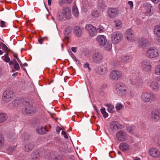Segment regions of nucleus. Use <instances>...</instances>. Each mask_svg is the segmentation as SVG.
Here are the masks:
<instances>
[{"label":"nucleus","instance_id":"f257e3e1","mask_svg":"<svg viewBox=\"0 0 160 160\" xmlns=\"http://www.w3.org/2000/svg\"><path fill=\"white\" fill-rule=\"evenodd\" d=\"M160 52L158 49L154 47L148 48L146 52V55L149 58H156L160 56Z\"/></svg>","mask_w":160,"mask_h":160},{"label":"nucleus","instance_id":"f03ea898","mask_svg":"<svg viewBox=\"0 0 160 160\" xmlns=\"http://www.w3.org/2000/svg\"><path fill=\"white\" fill-rule=\"evenodd\" d=\"M142 101L144 102H152L155 99L153 94L150 92L142 93L140 97Z\"/></svg>","mask_w":160,"mask_h":160},{"label":"nucleus","instance_id":"7ed1b4c3","mask_svg":"<svg viewBox=\"0 0 160 160\" xmlns=\"http://www.w3.org/2000/svg\"><path fill=\"white\" fill-rule=\"evenodd\" d=\"M116 90L118 93L124 95L127 92L128 88L124 83H118L115 86Z\"/></svg>","mask_w":160,"mask_h":160},{"label":"nucleus","instance_id":"20e7f679","mask_svg":"<svg viewBox=\"0 0 160 160\" xmlns=\"http://www.w3.org/2000/svg\"><path fill=\"white\" fill-rule=\"evenodd\" d=\"M107 12L108 17L112 19L117 17L119 13L118 9L116 8H108L107 10Z\"/></svg>","mask_w":160,"mask_h":160},{"label":"nucleus","instance_id":"39448f33","mask_svg":"<svg viewBox=\"0 0 160 160\" xmlns=\"http://www.w3.org/2000/svg\"><path fill=\"white\" fill-rule=\"evenodd\" d=\"M142 70L145 72H149L152 69L151 62L149 60L146 59L142 61L141 63Z\"/></svg>","mask_w":160,"mask_h":160},{"label":"nucleus","instance_id":"423d86ee","mask_svg":"<svg viewBox=\"0 0 160 160\" xmlns=\"http://www.w3.org/2000/svg\"><path fill=\"white\" fill-rule=\"evenodd\" d=\"M116 136L117 139L121 142L125 141L128 138V135L126 132L122 130H119L117 132Z\"/></svg>","mask_w":160,"mask_h":160},{"label":"nucleus","instance_id":"0eeeda50","mask_svg":"<svg viewBox=\"0 0 160 160\" xmlns=\"http://www.w3.org/2000/svg\"><path fill=\"white\" fill-rule=\"evenodd\" d=\"M86 30L88 32L90 37H93L97 34L96 28L91 24H87L85 26Z\"/></svg>","mask_w":160,"mask_h":160},{"label":"nucleus","instance_id":"6e6552de","mask_svg":"<svg viewBox=\"0 0 160 160\" xmlns=\"http://www.w3.org/2000/svg\"><path fill=\"white\" fill-rule=\"evenodd\" d=\"M13 93L10 90H7L4 92L2 94V100L5 102H8L13 98Z\"/></svg>","mask_w":160,"mask_h":160},{"label":"nucleus","instance_id":"1a4fd4ad","mask_svg":"<svg viewBox=\"0 0 160 160\" xmlns=\"http://www.w3.org/2000/svg\"><path fill=\"white\" fill-rule=\"evenodd\" d=\"M122 38V35L118 32H114L111 35V41L113 44H117L121 40Z\"/></svg>","mask_w":160,"mask_h":160},{"label":"nucleus","instance_id":"9d476101","mask_svg":"<svg viewBox=\"0 0 160 160\" xmlns=\"http://www.w3.org/2000/svg\"><path fill=\"white\" fill-rule=\"evenodd\" d=\"M130 84L137 87H140L142 85V80L137 76L134 77L129 79Z\"/></svg>","mask_w":160,"mask_h":160},{"label":"nucleus","instance_id":"9b49d317","mask_svg":"<svg viewBox=\"0 0 160 160\" xmlns=\"http://www.w3.org/2000/svg\"><path fill=\"white\" fill-rule=\"evenodd\" d=\"M151 117L152 120L155 122L160 121V109H154L151 112Z\"/></svg>","mask_w":160,"mask_h":160},{"label":"nucleus","instance_id":"f8f14e48","mask_svg":"<svg viewBox=\"0 0 160 160\" xmlns=\"http://www.w3.org/2000/svg\"><path fill=\"white\" fill-rule=\"evenodd\" d=\"M32 105L28 102H26L24 107L22 109V112L24 114H31L33 112Z\"/></svg>","mask_w":160,"mask_h":160},{"label":"nucleus","instance_id":"ddd939ff","mask_svg":"<svg viewBox=\"0 0 160 160\" xmlns=\"http://www.w3.org/2000/svg\"><path fill=\"white\" fill-rule=\"evenodd\" d=\"M122 75L121 72L118 70H114L111 72L110 75V78L116 81L120 78Z\"/></svg>","mask_w":160,"mask_h":160},{"label":"nucleus","instance_id":"4468645a","mask_svg":"<svg viewBox=\"0 0 160 160\" xmlns=\"http://www.w3.org/2000/svg\"><path fill=\"white\" fill-rule=\"evenodd\" d=\"M125 36L127 40L130 42L134 41L136 40V38L133 34V31L130 29L127 30Z\"/></svg>","mask_w":160,"mask_h":160},{"label":"nucleus","instance_id":"2eb2a0df","mask_svg":"<svg viewBox=\"0 0 160 160\" xmlns=\"http://www.w3.org/2000/svg\"><path fill=\"white\" fill-rule=\"evenodd\" d=\"M96 40L98 44L101 46H104L107 43L106 37L104 35H99L96 38Z\"/></svg>","mask_w":160,"mask_h":160},{"label":"nucleus","instance_id":"dca6fc26","mask_svg":"<svg viewBox=\"0 0 160 160\" xmlns=\"http://www.w3.org/2000/svg\"><path fill=\"white\" fill-rule=\"evenodd\" d=\"M92 58L93 62L97 63L101 62L103 59L102 53L100 52L94 53L93 55Z\"/></svg>","mask_w":160,"mask_h":160},{"label":"nucleus","instance_id":"f3484780","mask_svg":"<svg viewBox=\"0 0 160 160\" xmlns=\"http://www.w3.org/2000/svg\"><path fill=\"white\" fill-rule=\"evenodd\" d=\"M148 153L153 158H158L160 157V151L156 148H150L148 150Z\"/></svg>","mask_w":160,"mask_h":160},{"label":"nucleus","instance_id":"a211bd4d","mask_svg":"<svg viewBox=\"0 0 160 160\" xmlns=\"http://www.w3.org/2000/svg\"><path fill=\"white\" fill-rule=\"evenodd\" d=\"M62 12L66 19H70L71 16V9L69 7H63Z\"/></svg>","mask_w":160,"mask_h":160},{"label":"nucleus","instance_id":"6ab92c4d","mask_svg":"<svg viewBox=\"0 0 160 160\" xmlns=\"http://www.w3.org/2000/svg\"><path fill=\"white\" fill-rule=\"evenodd\" d=\"M149 42V40L144 38H141L139 39L138 44V46L144 48L147 46V44Z\"/></svg>","mask_w":160,"mask_h":160},{"label":"nucleus","instance_id":"aec40b11","mask_svg":"<svg viewBox=\"0 0 160 160\" xmlns=\"http://www.w3.org/2000/svg\"><path fill=\"white\" fill-rule=\"evenodd\" d=\"M83 28L78 26L75 27L73 29V33L77 37H81L82 35Z\"/></svg>","mask_w":160,"mask_h":160},{"label":"nucleus","instance_id":"412c9836","mask_svg":"<svg viewBox=\"0 0 160 160\" xmlns=\"http://www.w3.org/2000/svg\"><path fill=\"white\" fill-rule=\"evenodd\" d=\"M110 128L112 130H116L121 128V126L117 121H113L111 122L109 125Z\"/></svg>","mask_w":160,"mask_h":160},{"label":"nucleus","instance_id":"4be33fe9","mask_svg":"<svg viewBox=\"0 0 160 160\" xmlns=\"http://www.w3.org/2000/svg\"><path fill=\"white\" fill-rule=\"evenodd\" d=\"M151 89L154 91H157L160 88V85L156 81H152L150 84Z\"/></svg>","mask_w":160,"mask_h":160},{"label":"nucleus","instance_id":"5701e85b","mask_svg":"<svg viewBox=\"0 0 160 160\" xmlns=\"http://www.w3.org/2000/svg\"><path fill=\"white\" fill-rule=\"evenodd\" d=\"M119 147L121 150L124 152L128 151L130 148L129 145L126 142L121 143L119 146Z\"/></svg>","mask_w":160,"mask_h":160},{"label":"nucleus","instance_id":"b1692460","mask_svg":"<svg viewBox=\"0 0 160 160\" xmlns=\"http://www.w3.org/2000/svg\"><path fill=\"white\" fill-rule=\"evenodd\" d=\"M147 9L146 12L145 14L147 16H150L152 15L154 12V10L153 9V7L151 4H148V5Z\"/></svg>","mask_w":160,"mask_h":160},{"label":"nucleus","instance_id":"393cba45","mask_svg":"<svg viewBox=\"0 0 160 160\" xmlns=\"http://www.w3.org/2000/svg\"><path fill=\"white\" fill-rule=\"evenodd\" d=\"M108 69L106 67L103 65H102L98 68V72L100 75H105L107 73Z\"/></svg>","mask_w":160,"mask_h":160},{"label":"nucleus","instance_id":"a878e982","mask_svg":"<svg viewBox=\"0 0 160 160\" xmlns=\"http://www.w3.org/2000/svg\"><path fill=\"white\" fill-rule=\"evenodd\" d=\"M107 6L104 2L102 0H99L98 1V9L101 11H103L105 10Z\"/></svg>","mask_w":160,"mask_h":160},{"label":"nucleus","instance_id":"bb28decb","mask_svg":"<svg viewBox=\"0 0 160 160\" xmlns=\"http://www.w3.org/2000/svg\"><path fill=\"white\" fill-rule=\"evenodd\" d=\"M121 61L125 64L127 63L131 62L132 59L128 56H123L121 57Z\"/></svg>","mask_w":160,"mask_h":160},{"label":"nucleus","instance_id":"cd10ccee","mask_svg":"<svg viewBox=\"0 0 160 160\" xmlns=\"http://www.w3.org/2000/svg\"><path fill=\"white\" fill-rule=\"evenodd\" d=\"M154 34L157 37L160 38V25H157L154 26Z\"/></svg>","mask_w":160,"mask_h":160},{"label":"nucleus","instance_id":"c85d7f7f","mask_svg":"<svg viewBox=\"0 0 160 160\" xmlns=\"http://www.w3.org/2000/svg\"><path fill=\"white\" fill-rule=\"evenodd\" d=\"M91 15L93 18H97L101 15V13L97 10L94 9L92 11Z\"/></svg>","mask_w":160,"mask_h":160},{"label":"nucleus","instance_id":"c756f323","mask_svg":"<svg viewBox=\"0 0 160 160\" xmlns=\"http://www.w3.org/2000/svg\"><path fill=\"white\" fill-rule=\"evenodd\" d=\"M37 132L40 134H44L47 132V130L45 127L39 126L37 128Z\"/></svg>","mask_w":160,"mask_h":160},{"label":"nucleus","instance_id":"7c9ffc66","mask_svg":"<svg viewBox=\"0 0 160 160\" xmlns=\"http://www.w3.org/2000/svg\"><path fill=\"white\" fill-rule=\"evenodd\" d=\"M72 13L73 15L75 17H77L79 14L78 11L77 6L76 5H74L72 7Z\"/></svg>","mask_w":160,"mask_h":160},{"label":"nucleus","instance_id":"2f4dec72","mask_svg":"<svg viewBox=\"0 0 160 160\" xmlns=\"http://www.w3.org/2000/svg\"><path fill=\"white\" fill-rule=\"evenodd\" d=\"M7 116L4 113H0V122H3L5 121L7 119Z\"/></svg>","mask_w":160,"mask_h":160},{"label":"nucleus","instance_id":"473e14b6","mask_svg":"<svg viewBox=\"0 0 160 160\" xmlns=\"http://www.w3.org/2000/svg\"><path fill=\"white\" fill-rule=\"evenodd\" d=\"M39 151L38 150L34 151L32 154V158L33 160L38 158L39 157Z\"/></svg>","mask_w":160,"mask_h":160},{"label":"nucleus","instance_id":"72a5a7b5","mask_svg":"<svg viewBox=\"0 0 160 160\" xmlns=\"http://www.w3.org/2000/svg\"><path fill=\"white\" fill-rule=\"evenodd\" d=\"M71 28L70 27H67L64 32V33L65 36V37L68 38L69 37V34L71 32Z\"/></svg>","mask_w":160,"mask_h":160},{"label":"nucleus","instance_id":"f704fd0d","mask_svg":"<svg viewBox=\"0 0 160 160\" xmlns=\"http://www.w3.org/2000/svg\"><path fill=\"white\" fill-rule=\"evenodd\" d=\"M34 148V145L32 143L27 144L25 146L24 149L27 151H29L31 150Z\"/></svg>","mask_w":160,"mask_h":160},{"label":"nucleus","instance_id":"c9c22d12","mask_svg":"<svg viewBox=\"0 0 160 160\" xmlns=\"http://www.w3.org/2000/svg\"><path fill=\"white\" fill-rule=\"evenodd\" d=\"M116 28L117 29H119L122 27V23L119 19H116L114 21Z\"/></svg>","mask_w":160,"mask_h":160},{"label":"nucleus","instance_id":"e433bc0d","mask_svg":"<svg viewBox=\"0 0 160 160\" xmlns=\"http://www.w3.org/2000/svg\"><path fill=\"white\" fill-rule=\"evenodd\" d=\"M72 0H61L59 1V4L60 6L65 4H69L72 3Z\"/></svg>","mask_w":160,"mask_h":160},{"label":"nucleus","instance_id":"4c0bfd02","mask_svg":"<svg viewBox=\"0 0 160 160\" xmlns=\"http://www.w3.org/2000/svg\"><path fill=\"white\" fill-rule=\"evenodd\" d=\"M106 106L108 107L107 110L109 112L111 113L113 112L114 107L113 105L110 104H108L106 105Z\"/></svg>","mask_w":160,"mask_h":160},{"label":"nucleus","instance_id":"58836bf2","mask_svg":"<svg viewBox=\"0 0 160 160\" xmlns=\"http://www.w3.org/2000/svg\"><path fill=\"white\" fill-rule=\"evenodd\" d=\"M64 16L62 12H58L57 15V18L58 21H62L63 20Z\"/></svg>","mask_w":160,"mask_h":160},{"label":"nucleus","instance_id":"ea45409f","mask_svg":"<svg viewBox=\"0 0 160 160\" xmlns=\"http://www.w3.org/2000/svg\"><path fill=\"white\" fill-rule=\"evenodd\" d=\"M104 46L105 49L107 51H110L112 49V44L110 42L106 43Z\"/></svg>","mask_w":160,"mask_h":160},{"label":"nucleus","instance_id":"a19ab883","mask_svg":"<svg viewBox=\"0 0 160 160\" xmlns=\"http://www.w3.org/2000/svg\"><path fill=\"white\" fill-rule=\"evenodd\" d=\"M154 73L157 75H160V64L156 66Z\"/></svg>","mask_w":160,"mask_h":160},{"label":"nucleus","instance_id":"79ce46f5","mask_svg":"<svg viewBox=\"0 0 160 160\" xmlns=\"http://www.w3.org/2000/svg\"><path fill=\"white\" fill-rule=\"evenodd\" d=\"M2 48L4 52L8 51V50L7 46L2 42L0 43V48Z\"/></svg>","mask_w":160,"mask_h":160},{"label":"nucleus","instance_id":"37998d69","mask_svg":"<svg viewBox=\"0 0 160 160\" xmlns=\"http://www.w3.org/2000/svg\"><path fill=\"white\" fill-rule=\"evenodd\" d=\"M101 113L103 115V117L105 118H107L108 116V113L106 112L105 109L104 108H102L100 109Z\"/></svg>","mask_w":160,"mask_h":160},{"label":"nucleus","instance_id":"c03bdc74","mask_svg":"<svg viewBox=\"0 0 160 160\" xmlns=\"http://www.w3.org/2000/svg\"><path fill=\"white\" fill-rule=\"evenodd\" d=\"M4 138L2 135L0 134V147H1L3 145L4 143Z\"/></svg>","mask_w":160,"mask_h":160},{"label":"nucleus","instance_id":"a18cd8bd","mask_svg":"<svg viewBox=\"0 0 160 160\" xmlns=\"http://www.w3.org/2000/svg\"><path fill=\"white\" fill-rule=\"evenodd\" d=\"M2 59L3 60L7 62H8L10 61V59L8 55H4L2 57Z\"/></svg>","mask_w":160,"mask_h":160},{"label":"nucleus","instance_id":"49530a36","mask_svg":"<svg viewBox=\"0 0 160 160\" xmlns=\"http://www.w3.org/2000/svg\"><path fill=\"white\" fill-rule=\"evenodd\" d=\"M123 106V105L121 103H118L116 105L115 108L118 111L121 109Z\"/></svg>","mask_w":160,"mask_h":160},{"label":"nucleus","instance_id":"de8ad7c7","mask_svg":"<svg viewBox=\"0 0 160 160\" xmlns=\"http://www.w3.org/2000/svg\"><path fill=\"white\" fill-rule=\"evenodd\" d=\"M56 156H55L53 152H51L50 153L49 156V158L50 160H53L55 159Z\"/></svg>","mask_w":160,"mask_h":160},{"label":"nucleus","instance_id":"09e8293b","mask_svg":"<svg viewBox=\"0 0 160 160\" xmlns=\"http://www.w3.org/2000/svg\"><path fill=\"white\" fill-rule=\"evenodd\" d=\"M45 39L48 40V38L47 37H43V38H41L38 39V41L40 44H42L43 43V41Z\"/></svg>","mask_w":160,"mask_h":160},{"label":"nucleus","instance_id":"8fccbe9b","mask_svg":"<svg viewBox=\"0 0 160 160\" xmlns=\"http://www.w3.org/2000/svg\"><path fill=\"white\" fill-rule=\"evenodd\" d=\"M134 129V127H129L127 128V131L130 133L132 134L133 132V130Z\"/></svg>","mask_w":160,"mask_h":160},{"label":"nucleus","instance_id":"3c124183","mask_svg":"<svg viewBox=\"0 0 160 160\" xmlns=\"http://www.w3.org/2000/svg\"><path fill=\"white\" fill-rule=\"evenodd\" d=\"M19 103V101L18 100H14L12 102V104L15 107H17Z\"/></svg>","mask_w":160,"mask_h":160},{"label":"nucleus","instance_id":"603ef678","mask_svg":"<svg viewBox=\"0 0 160 160\" xmlns=\"http://www.w3.org/2000/svg\"><path fill=\"white\" fill-rule=\"evenodd\" d=\"M14 68L17 70H18L20 69V67L17 62L14 65Z\"/></svg>","mask_w":160,"mask_h":160},{"label":"nucleus","instance_id":"864d4df0","mask_svg":"<svg viewBox=\"0 0 160 160\" xmlns=\"http://www.w3.org/2000/svg\"><path fill=\"white\" fill-rule=\"evenodd\" d=\"M128 4L129 5V8L130 9H132L133 7V5L132 2L131 1H128Z\"/></svg>","mask_w":160,"mask_h":160},{"label":"nucleus","instance_id":"5fc2aeb1","mask_svg":"<svg viewBox=\"0 0 160 160\" xmlns=\"http://www.w3.org/2000/svg\"><path fill=\"white\" fill-rule=\"evenodd\" d=\"M97 32H98L99 33L102 32L103 31V28H98L97 29Z\"/></svg>","mask_w":160,"mask_h":160},{"label":"nucleus","instance_id":"6e6d98bb","mask_svg":"<svg viewBox=\"0 0 160 160\" xmlns=\"http://www.w3.org/2000/svg\"><path fill=\"white\" fill-rule=\"evenodd\" d=\"M5 22L4 21H1L0 24V26L1 27H4L5 26Z\"/></svg>","mask_w":160,"mask_h":160},{"label":"nucleus","instance_id":"4d7b16f0","mask_svg":"<svg viewBox=\"0 0 160 160\" xmlns=\"http://www.w3.org/2000/svg\"><path fill=\"white\" fill-rule=\"evenodd\" d=\"M17 61L15 60H13L12 61H10L9 62V64L10 65L15 64Z\"/></svg>","mask_w":160,"mask_h":160},{"label":"nucleus","instance_id":"13d9d810","mask_svg":"<svg viewBox=\"0 0 160 160\" xmlns=\"http://www.w3.org/2000/svg\"><path fill=\"white\" fill-rule=\"evenodd\" d=\"M61 129H62V128H61L59 126L57 127V128H56V131H57V133H59L60 132L61 130Z\"/></svg>","mask_w":160,"mask_h":160},{"label":"nucleus","instance_id":"bf43d9fd","mask_svg":"<svg viewBox=\"0 0 160 160\" xmlns=\"http://www.w3.org/2000/svg\"><path fill=\"white\" fill-rule=\"evenodd\" d=\"M151 1L155 3H158L160 1V0H151Z\"/></svg>","mask_w":160,"mask_h":160},{"label":"nucleus","instance_id":"052dcab7","mask_svg":"<svg viewBox=\"0 0 160 160\" xmlns=\"http://www.w3.org/2000/svg\"><path fill=\"white\" fill-rule=\"evenodd\" d=\"M72 51L74 52H76V48L75 47H72L71 48Z\"/></svg>","mask_w":160,"mask_h":160},{"label":"nucleus","instance_id":"680f3d73","mask_svg":"<svg viewBox=\"0 0 160 160\" xmlns=\"http://www.w3.org/2000/svg\"><path fill=\"white\" fill-rule=\"evenodd\" d=\"M89 66V64L88 63H86L83 66L84 68H87Z\"/></svg>","mask_w":160,"mask_h":160},{"label":"nucleus","instance_id":"e2e57ef3","mask_svg":"<svg viewBox=\"0 0 160 160\" xmlns=\"http://www.w3.org/2000/svg\"><path fill=\"white\" fill-rule=\"evenodd\" d=\"M52 0H48V4L49 6H50L51 4V2H52Z\"/></svg>","mask_w":160,"mask_h":160},{"label":"nucleus","instance_id":"0e129e2a","mask_svg":"<svg viewBox=\"0 0 160 160\" xmlns=\"http://www.w3.org/2000/svg\"><path fill=\"white\" fill-rule=\"evenodd\" d=\"M24 139H27L28 138V137L27 135H24Z\"/></svg>","mask_w":160,"mask_h":160},{"label":"nucleus","instance_id":"69168bd1","mask_svg":"<svg viewBox=\"0 0 160 160\" xmlns=\"http://www.w3.org/2000/svg\"><path fill=\"white\" fill-rule=\"evenodd\" d=\"M17 75H18V73L17 72L13 73L12 74V76H13V77L17 76Z\"/></svg>","mask_w":160,"mask_h":160},{"label":"nucleus","instance_id":"338daca9","mask_svg":"<svg viewBox=\"0 0 160 160\" xmlns=\"http://www.w3.org/2000/svg\"><path fill=\"white\" fill-rule=\"evenodd\" d=\"M16 58L17 59L18 61V62L20 63H21V62L20 60L19 59V58L17 57H16Z\"/></svg>","mask_w":160,"mask_h":160},{"label":"nucleus","instance_id":"774afa93","mask_svg":"<svg viewBox=\"0 0 160 160\" xmlns=\"http://www.w3.org/2000/svg\"><path fill=\"white\" fill-rule=\"evenodd\" d=\"M157 143L158 145L160 146V140L158 139L157 141Z\"/></svg>","mask_w":160,"mask_h":160}]
</instances>
